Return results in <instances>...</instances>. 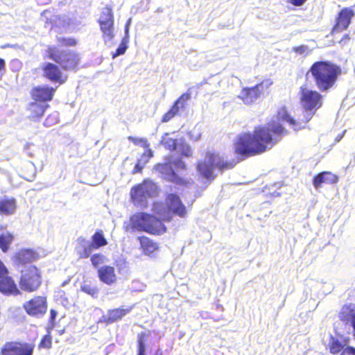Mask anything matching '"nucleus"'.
I'll list each match as a JSON object with an SVG mask.
<instances>
[{"instance_id":"dca6fc26","label":"nucleus","mask_w":355,"mask_h":355,"mask_svg":"<svg viewBox=\"0 0 355 355\" xmlns=\"http://www.w3.org/2000/svg\"><path fill=\"white\" fill-rule=\"evenodd\" d=\"M43 76L53 83L63 84L67 77L63 76L62 72L58 66L51 62H44L42 66Z\"/></svg>"},{"instance_id":"a211bd4d","label":"nucleus","mask_w":355,"mask_h":355,"mask_svg":"<svg viewBox=\"0 0 355 355\" xmlns=\"http://www.w3.org/2000/svg\"><path fill=\"white\" fill-rule=\"evenodd\" d=\"M339 181V177L330 172L322 171L316 174L313 178V184L314 187L318 189L321 187L322 184H334Z\"/></svg>"},{"instance_id":"bb28decb","label":"nucleus","mask_w":355,"mask_h":355,"mask_svg":"<svg viewBox=\"0 0 355 355\" xmlns=\"http://www.w3.org/2000/svg\"><path fill=\"white\" fill-rule=\"evenodd\" d=\"M131 24V18H130L125 24V36L123 37L121 44L116 50V52L112 54V58H115L119 55H123L125 53L127 49V43L128 42V32H129V26Z\"/></svg>"},{"instance_id":"2eb2a0df","label":"nucleus","mask_w":355,"mask_h":355,"mask_svg":"<svg viewBox=\"0 0 355 355\" xmlns=\"http://www.w3.org/2000/svg\"><path fill=\"white\" fill-rule=\"evenodd\" d=\"M263 83H260L252 87H245L241 91L239 98L246 105L255 102L263 92Z\"/></svg>"},{"instance_id":"5fc2aeb1","label":"nucleus","mask_w":355,"mask_h":355,"mask_svg":"<svg viewBox=\"0 0 355 355\" xmlns=\"http://www.w3.org/2000/svg\"><path fill=\"white\" fill-rule=\"evenodd\" d=\"M119 272H121V271H122L123 269L122 268H119Z\"/></svg>"},{"instance_id":"b1692460","label":"nucleus","mask_w":355,"mask_h":355,"mask_svg":"<svg viewBox=\"0 0 355 355\" xmlns=\"http://www.w3.org/2000/svg\"><path fill=\"white\" fill-rule=\"evenodd\" d=\"M16 209L15 198H4L0 200V214L3 215L13 214Z\"/></svg>"},{"instance_id":"4c0bfd02","label":"nucleus","mask_w":355,"mask_h":355,"mask_svg":"<svg viewBox=\"0 0 355 355\" xmlns=\"http://www.w3.org/2000/svg\"><path fill=\"white\" fill-rule=\"evenodd\" d=\"M137 355L145 354V340L143 335H139L138 337V354Z\"/></svg>"},{"instance_id":"412c9836","label":"nucleus","mask_w":355,"mask_h":355,"mask_svg":"<svg viewBox=\"0 0 355 355\" xmlns=\"http://www.w3.org/2000/svg\"><path fill=\"white\" fill-rule=\"evenodd\" d=\"M132 308H119L112 310H109L107 315L103 316V320L107 324H111L121 319L123 316L129 313Z\"/></svg>"},{"instance_id":"f704fd0d","label":"nucleus","mask_w":355,"mask_h":355,"mask_svg":"<svg viewBox=\"0 0 355 355\" xmlns=\"http://www.w3.org/2000/svg\"><path fill=\"white\" fill-rule=\"evenodd\" d=\"M178 112V100H176L174 103L173 107L166 112L162 117V122L166 123L169 121L172 118L175 116L176 113Z\"/></svg>"},{"instance_id":"7ed1b4c3","label":"nucleus","mask_w":355,"mask_h":355,"mask_svg":"<svg viewBox=\"0 0 355 355\" xmlns=\"http://www.w3.org/2000/svg\"><path fill=\"white\" fill-rule=\"evenodd\" d=\"M309 73L318 89L327 92L336 84L342 74V69L338 64L329 60L314 62L310 67Z\"/></svg>"},{"instance_id":"37998d69","label":"nucleus","mask_w":355,"mask_h":355,"mask_svg":"<svg viewBox=\"0 0 355 355\" xmlns=\"http://www.w3.org/2000/svg\"><path fill=\"white\" fill-rule=\"evenodd\" d=\"M146 163V162H144V159H142V157L141 158V159H139L137 164L135 166L133 173L141 172Z\"/></svg>"},{"instance_id":"49530a36","label":"nucleus","mask_w":355,"mask_h":355,"mask_svg":"<svg viewBox=\"0 0 355 355\" xmlns=\"http://www.w3.org/2000/svg\"><path fill=\"white\" fill-rule=\"evenodd\" d=\"M187 214V209L182 204V202L179 200V216L184 217Z\"/></svg>"},{"instance_id":"864d4df0","label":"nucleus","mask_w":355,"mask_h":355,"mask_svg":"<svg viewBox=\"0 0 355 355\" xmlns=\"http://www.w3.org/2000/svg\"><path fill=\"white\" fill-rule=\"evenodd\" d=\"M51 120V116H49L46 120V123H49V121Z\"/></svg>"},{"instance_id":"393cba45","label":"nucleus","mask_w":355,"mask_h":355,"mask_svg":"<svg viewBox=\"0 0 355 355\" xmlns=\"http://www.w3.org/2000/svg\"><path fill=\"white\" fill-rule=\"evenodd\" d=\"M162 143L166 149L171 151L175 150L178 146V133H165L162 137Z\"/></svg>"},{"instance_id":"5701e85b","label":"nucleus","mask_w":355,"mask_h":355,"mask_svg":"<svg viewBox=\"0 0 355 355\" xmlns=\"http://www.w3.org/2000/svg\"><path fill=\"white\" fill-rule=\"evenodd\" d=\"M49 105L44 103L35 102L31 103L28 105L30 112L29 117L35 119L40 118L44 113Z\"/></svg>"},{"instance_id":"f257e3e1","label":"nucleus","mask_w":355,"mask_h":355,"mask_svg":"<svg viewBox=\"0 0 355 355\" xmlns=\"http://www.w3.org/2000/svg\"><path fill=\"white\" fill-rule=\"evenodd\" d=\"M288 130L277 121H270L263 125H256L252 132L238 135L234 141L233 148L236 159L225 160L219 153L207 150L204 159L196 164L198 175L209 182L216 177L214 169L220 173L233 168L235 165L248 157L259 155L273 148Z\"/></svg>"},{"instance_id":"f3484780","label":"nucleus","mask_w":355,"mask_h":355,"mask_svg":"<svg viewBox=\"0 0 355 355\" xmlns=\"http://www.w3.org/2000/svg\"><path fill=\"white\" fill-rule=\"evenodd\" d=\"M55 89L49 86H38L33 88L31 95L34 100L46 103L52 100Z\"/></svg>"},{"instance_id":"f03ea898","label":"nucleus","mask_w":355,"mask_h":355,"mask_svg":"<svg viewBox=\"0 0 355 355\" xmlns=\"http://www.w3.org/2000/svg\"><path fill=\"white\" fill-rule=\"evenodd\" d=\"M153 209L159 216V218L146 213H138L130 218L132 228L153 234L165 232L166 227L161 220L168 221L178 213V196L175 193L169 194L165 204L155 202Z\"/></svg>"},{"instance_id":"423d86ee","label":"nucleus","mask_w":355,"mask_h":355,"mask_svg":"<svg viewBox=\"0 0 355 355\" xmlns=\"http://www.w3.org/2000/svg\"><path fill=\"white\" fill-rule=\"evenodd\" d=\"M157 193V187L151 180H145L131 190L130 195L133 202L141 207H146L147 198L155 196Z\"/></svg>"},{"instance_id":"4468645a","label":"nucleus","mask_w":355,"mask_h":355,"mask_svg":"<svg viewBox=\"0 0 355 355\" xmlns=\"http://www.w3.org/2000/svg\"><path fill=\"white\" fill-rule=\"evenodd\" d=\"M33 345L28 343H7L1 349L2 355H32Z\"/></svg>"},{"instance_id":"6e6d98bb","label":"nucleus","mask_w":355,"mask_h":355,"mask_svg":"<svg viewBox=\"0 0 355 355\" xmlns=\"http://www.w3.org/2000/svg\"><path fill=\"white\" fill-rule=\"evenodd\" d=\"M138 282H132V284H137Z\"/></svg>"},{"instance_id":"603ef678","label":"nucleus","mask_w":355,"mask_h":355,"mask_svg":"<svg viewBox=\"0 0 355 355\" xmlns=\"http://www.w3.org/2000/svg\"><path fill=\"white\" fill-rule=\"evenodd\" d=\"M345 132V131H343V132L340 136H338V138L337 139V141H339L342 138V137L343 136Z\"/></svg>"},{"instance_id":"c03bdc74","label":"nucleus","mask_w":355,"mask_h":355,"mask_svg":"<svg viewBox=\"0 0 355 355\" xmlns=\"http://www.w3.org/2000/svg\"><path fill=\"white\" fill-rule=\"evenodd\" d=\"M51 337L49 336H45L42 338V340L40 343V346L43 347L49 348L51 347Z\"/></svg>"},{"instance_id":"72a5a7b5","label":"nucleus","mask_w":355,"mask_h":355,"mask_svg":"<svg viewBox=\"0 0 355 355\" xmlns=\"http://www.w3.org/2000/svg\"><path fill=\"white\" fill-rule=\"evenodd\" d=\"M81 290L93 297H98V289L95 286H92L89 284H84L81 286Z\"/></svg>"},{"instance_id":"c85d7f7f","label":"nucleus","mask_w":355,"mask_h":355,"mask_svg":"<svg viewBox=\"0 0 355 355\" xmlns=\"http://www.w3.org/2000/svg\"><path fill=\"white\" fill-rule=\"evenodd\" d=\"M92 242H91L92 246L94 250L98 249L102 246H105L107 244L106 239H105L103 232L98 231L92 236Z\"/></svg>"},{"instance_id":"6ab92c4d","label":"nucleus","mask_w":355,"mask_h":355,"mask_svg":"<svg viewBox=\"0 0 355 355\" xmlns=\"http://www.w3.org/2000/svg\"><path fill=\"white\" fill-rule=\"evenodd\" d=\"M98 275L101 282L111 285L116 281L115 270L110 266H103L98 269Z\"/></svg>"},{"instance_id":"c9c22d12","label":"nucleus","mask_w":355,"mask_h":355,"mask_svg":"<svg viewBox=\"0 0 355 355\" xmlns=\"http://www.w3.org/2000/svg\"><path fill=\"white\" fill-rule=\"evenodd\" d=\"M128 140L134 143L135 145H139L144 148H148L149 144L148 141L144 138H136L133 137H128Z\"/></svg>"},{"instance_id":"c756f323","label":"nucleus","mask_w":355,"mask_h":355,"mask_svg":"<svg viewBox=\"0 0 355 355\" xmlns=\"http://www.w3.org/2000/svg\"><path fill=\"white\" fill-rule=\"evenodd\" d=\"M12 241L13 236L9 232H4L0 235V248L3 252L8 250Z\"/></svg>"},{"instance_id":"de8ad7c7","label":"nucleus","mask_w":355,"mask_h":355,"mask_svg":"<svg viewBox=\"0 0 355 355\" xmlns=\"http://www.w3.org/2000/svg\"><path fill=\"white\" fill-rule=\"evenodd\" d=\"M153 156V154L152 150L148 149L147 153H144L141 157L142 159H144V162H148Z\"/></svg>"},{"instance_id":"0eeeda50","label":"nucleus","mask_w":355,"mask_h":355,"mask_svg":"<svg viewBox=\"0 0 355 355\" xmlns=\"http://www.w3.org/2000/svg\"><path fill=\"white\" fill-rule=\"evenodd\" d=\"M40 276L35 266L29 265L21 270L19 286L22 290L27 292L34 291L40 286Z\"/></svg>"},{"instance_id":"f8f14e48","label":"nucleus","mask_w":355,"mask_h":355,"mask_svg":"<svg viewBox=\"0 0 355 355\" xmlns=\"http://www.w3.org/2000/svg\"><path fill=\"white\" fill-rule=\"evenodd\" d=\"M354 15L355 12L351 8L341 9L336 18V23L332 27L331 34L347 29Z\"/></svg>"},{"instance_id":"6e6552de","label":"nucleus","mask_w":355,"mask_h":355,"mask_svg":"<svg viewBox=\"0 0 355 355\" xmlns=\"http://www.w3.org/2000/svg\"><path fill=\"white\" fill-rule=\"evenodd\" d=\"M154 170L157 171L163 179L177 183L178 157L175 156L166 157L164 163L157 164L154 166Z\"/></svg>"},{"instance_id":"2f4dec72","label":"nucleus","mask_w":355,"mask_h":355,"mask_svg":"<svg viewBox=\"0 0 355 355\" xmlns=\"http://www.w3.org/2000/svg\"><path fill=\"white\" fill-rule=\"evenodd\" d=\"M18 259L21 263L31 262L35 259V255L33 251L25 250L19 253Z\"/></svg>"},{"instance_id":"9d476101","label":"nucleus","mask_w":355,"mask_h":355,"mask_svg":"<svg viewBox=\"0 0 355 355\" xmlns=\"http://www.w3.org/2000/svg\"><path fill=\"white\" fill-rule=\"evenodd\" d=\"M101 30L103 32L105 42L110 41L114 34V15L111 8H104L98 19Z\"/></svg>"},{"instance_id":"79ce46f5","label":"nucleus","mask_w":355,"mask_h":355,"mask_svg":"<svg viewBox=\"0 0 355 355\" xmlns=\"http://www.w3.org/2000/svg\"><path fill=\"white\" fill-rule=\"evenodd\" d=\"M340 355H355V348L352 346H348L345 348L343 347Z\"/></svg>"},{"instance_id":"8fccbe9b","label":"nucleus","mask_w":355,"mask_h":355,"mask_svg":"<svg viewBox=\"0 0 355 355\" xmlns=\"http://www.w3.org/2000/svg\"><path fill=\"white\" fill-rule=\"evenodd\" d=\"M350 39H351V37H350L349 35V34H345V35H343V37L339 41V43L343 44V45H345V44H346L347 43L349 42Z\"/></svg>"},{"instance_id":"09e8293b","label":"nucleus","mask_w":355,"mask_h":355,"mask_svg":"<svg viewBox=\"0 0 355 355\" xmlns=\"http://www.w3.org/2000/svg\"><path fill=\"white\" fill-rule=\"evenodd\" d=\"M307 0H288L289 3L295 6H302Z\"/></svg>"},{"instance_id":"58836bf2","label":"nucleus","mask_w":355,"mask_h":355,"mask_svg":"<svg viewBox=\"0 0 355 355\" xmlns=\"http://www.w3.org/2000/svg\"><path fill=\"white\" fill-rule=\"evenodd\" d=\"M191 94H192V88H189L187 92L182 94L180 96H179V103H181L182 105V107L184 106V104L187 103L189 100L191 98Z\"/></svg>"},{"instance_id":"1a4fd4ad","label":"nucleus","mask_w":355,"mask_h":355,"mask_svg":"<svg viewBox=\"0 0 355 355\" xmlns=\"http://www.w3.org/2000/svg\"><path fill=\"white\" fill-rule=\"evenodd\" d=\"M277 120L278 121L287 123L294 130H300L304 128L308 122L311 120L310 116H304L303 118L295 119L292 116L286 106L279 107L276 114Z\"/></svg>"},{"instance_id":"ddd939ff","label":"nucleus","mask_w":355,"mask_h":355,"mask_svg":"<svg viewBox=\"0 0 355 355\" xmlns=\"http://www.w3.org/2000/svg\"><path fill=\"white\" fill-rule=\"evenodd\" d=\"M23 306L29 315L35 317L42 316L47 309L46 300L41 296L35 297L25 302Z\"/></svg>"},{"instance_id":"ea45409f","label":"nucleus","mask_w":355,"mask_h":355,"mask_svg":"<svg viewBox=\"0 0 355 355\" xmlns=\"http://www.w3.org/2000/svg\"><path fill=\"white\" fill-rule=\"evenodd\" d=\"M292 51L297 54H304L308 51V46L303 44L294 46Z\"/></svg>"},{"instance_id":"a18cd8bd","label":"nucleus","mask_w":355,"mask_h":355,"mask_svg":"<svg viewBox=\"0 0 355 355\" xmlns=\"http://www.w3.org/2000/svg\"><path fill=\"white\" fill-rule=\"evenodd\" d=\"M60 42L65 46H74L76 44V42L72 38H62L60 40Z\"/></svg>"},{"instance_id":"3c124183","label":"nucleus","mask_w":355,"mask_h":355,"mask_svg":"<svg viewBox=\"0 0 355 355\" xmlns=\"http://www.w3.org/2000/svg\"><path fill=\"white\" fill-rule=\"evenodd\" d=\"M351 322L352 326L354 328V330L355 331V315L352 318V319L349 321Z\"/></svg>"},{"instance_id":"473e14b6","label":"nucleus","mask_w":355,"mask_h":355,"mask_svg":"<svg viewBox=\"0 0 355 355\" xmlns=\"http://www.w3.org/2000/svg\"><path fill=\"white\" fill-rule=\"evenodd\" d=\"M107 257L101 253L94 254L91 257V262L94 268H98L99 265L106 263Z\"/></svg>"},{"instance_id":"e433bc0d","label":"nucleus","mask_w":355,"mask_h":355,"mask_svg":"<svg viewBox=\"0 0 355 355\" xmlns=\"http://www.w3.org/2000/svg\"><path fill=\"white\" fill-rule=\"evenodd\" d=\"M192 153L190 148L184 144H179V155L190 157Z\"/></svg>"},{"instance_id":"aec40b11","label":"nucleus","mask_w":355,"mask_h":355,"mask_svg":"<svg viewBox=\"0 0 355 355\" xmlns=\"http://www.w3.org/2000/svg\"><path fill=\"white\" fill-rule=\"evenodd\" d=\"M78 245L76 247V252L80 259H85L90 256L94 250L92 246L91 242L82 237L77 240Z\"/></svg>"},{"instance_id":"39448f33","label":"nucleus","mask_w":355,"mask_h":355,"mask_svg":"<svg viewBox=\"0 0 355 355\" xmlns=\"http://www.w3.org/2000/svg\"><path fill=\"white\" fill-rule=\"evenodd\" d=\"M48 53L49 57L65 70L75 69L80 61L79 55L71 51L50 48Z\"/></svg>"},{"instance_id":"4be33fe9","label":"nucleus","mask_w":355,"mask_h":355,"mask_svg":"<svg viewBox=\"0 0 355 355\" xmlns=\"http://www.w3.org/2000/svg\"><path fill=\"white\" fill-rule=\"evenodd\" d=\"M179 185H189L193 183L191 170L180 159H179Z\"/></svg>"},{"instance_id":"9b49d317","label":"nucleus","mask_w":355,"mask_h":355,"mask_svg":"<svg viewBox=\"0 0 355 355\" xmlns=\"http://www.w3.org/2000/svg\"><path fill=\"white\" fill-rule=\"evenodd\" d=\"M8 269L0 260V291L6 295H18L19 291L12 279L8 276Z\"/></svg>"},{"instance_id":"7c9ffc66","label":"nucleus","mask_w":355,"mask_h":355,"mask_svg":"<svg viewBox=\"0 0 355 355\" xmlns=\"http://www.w3.org/2000/svg\"><path fill=\"white\" fill-rule=\"evenodd\" d=\"M141 245L146 254H150L157 248V244L149 240L148 238H142L141 239Z\"/></svg>"},{"instance_id":"20e7f679","label":"nucleus","mask_w":355,"mask_h":355,"mask_svg":"<svg viewBox=\"0 0 355 355\" xmlns=\"http://www.w3.org/2000/svg\"><path fill=\"white\" fill-rule=\"evenodd\" d=\"M299 98L302 108L307 112L304 116H310L311 119L316 111L322 106V94L316 90L308 88L306 85L300 87Z\"/></svg>"},{"instance_id":"4d7b16f0","label":"nucleus","mask_w":355,"mask_h":355,"mask_svg":"<svg viewBox=\"0 0 355 355\" xmlns=\"http://www.w3.org/2000/svg\"><path fill=\"white\" fill-rule=\"evenodd\" d=\"M155 355H161V354H159L158 352H157Z\"/></svg>"},{"instance_id":"a878e982","label":"nucleus","mask_w":355,"mask_h":355,"mask_svg":"<svg viewBox=\"0 0 355 355\" xmlns=\"http://www.w3.org/2000/svg\"><path fill=\"white\" fill-rule=\"evenodd\" d=\"M354 315H355V307L351 304L343 305L338 314L339 319L345 323L349 322Z\"/></svg>"},{"instance_id":"a19ab883","label":"nucleus","mask_w":355,"mask_h":355,"mask_svg":"<svg viewBox=\"0 0 355 355\" xmlns=\"http://www.w3.org/2000/svg\"><path fill=\"white\" fill-rule=\"evenodd\" d=\"M57 316V312L53 310V309H51L50 311V319H49V325L48 327V329H52L54 328V320L55 319Z\"/></svg>"},{"instance_id":"cd10ccee","label":"nucleus","mask_w":355,"mask_h":355,"mask_svg":"<svg viewBox=\"0 0 355 355\" xmlns=\"http://www.w3.org/2000/svg\"><path fill=\"white\" fill-rule=\"evenodd\" d=\"M346 344V343H343L338 338L334 336H331L328 345L330 353L334 355H336L338 353H340Z\"/></svg>"}]
</instances>
